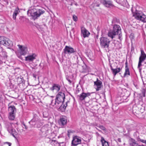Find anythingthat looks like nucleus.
<instances>
[{
    "label": "nucleus",
    "mask_w": 146,
    "mask_h": 146,
    "mask_svg": "<svg viewBox=\"0 0 146 146\" xmlns=\"http://www.w3.org/2000/svg\"><path fill=\"white\" fill-rule=\"evenodd\" d=\"M81 137L75 135L74 136L72 139L71 143L72 146H76L81 143Z\"/></svg>",
    "instance_id": "6e6552de"
},
{
    "label": "nucleus",
    "mask_w": 146,
    "mask_h": 146,
    "mask_svg": "<svg viewBox=\"0 0 146 146\" xmlns=\"http://www.w3.org/2000/svg\"><path fill=\"white\" fill-rule=\"evenodd\" d=\"M39 117L36 114L34 115L32 119L29 122V123L33 127H39L42 125Z\"/></svg>",
    "instance_id": "20e7f679"
},
{
    "label": "nucleus",
    "mask_w": 146,
    "mask_h": 146,
    "mask_svg": "<svg viewBox=\"0 0 146 146\" xmlns=\"http://www.w3.org/2000/svg\"><path fill=\"white\" fill-rule=\"evenodd\" d=\"M121 34H117L116 35H119L118 36V38L121 40H121L122 39V35H121Z\"/></svg>",
    "instance_id": "79ce46f5"
},
{
    "label": "nucleus",
    "mask_w": 146,
    "mask_h": 146,
    "mask_svg": "<svg viewBox=\"0 0 146 146\" xmlns=\"http://www.w3.org/2000/svg\"><path fill=\"white\" fill-rule=\"evenodd\" d=\"M5 144H7V145H8V146H10L11 144V143L8 142H6L5 143Z\"/></svg>",
    "instance_id": "09e8293b"
},
{
    "label": "nucleus",
    "mask_w": 146,
    "mask_h": 146,
    "mask_svg": "<svg viewBox=\"0 0 146 146\" xmlns=\"http://www.w3.org/2000/svg\"><path fill=\"white\" fill-rule=\"evenodd\" d=\"M145 109V108L144 107H143V108H141V113H143V111Z\"/></svg>",
    "instance_id": "c03bdc74"
},
{
    "label": "nucleus",
    "mask_w": 146,
    "mask_h": 146,
    "mask_svg": "<svg viewBox=\"0 0 146 146\" xmlns=\"http://www.w3.org/2000/svg\"><path fill=\"white\" fill-rule=\"evenodd\" d=\"M75 5L76 6H77L78 5V4L76 3H75Z\"/></svg>",
    "instance_id": "680f3d73"
},
{
    "label": "nucleus",
    "mask_w": 146,
    "mask_h": 146,
    "mask_svg": "<svg viewBox=\"0 0 146 146\" xmlns=\"http://www.w3.org/2000/svg\"><path fill=\"white\" fill-rule=\"evenodd\" d=\"M13 124L12 123L7 122L5 123V126L6 128L7 129L8 131L9 132L10 130H11L13 127Z\"/></svg>",
    "instance_id": "4be33fe9"
},
{
    "label": "nucleus",
    "mask_w": 146,
    "mask_h": 146,
    "mask_svg": "<svg viewBox=\"0 0 146 146\" xmlns=\"http://www.w3.org/2000/svg\"><path fill=\"white\" fill-rule=\"evenodd\" d=\"M138 134V133L137 131H136V132H135L133 134V136H134L136 138V139H137V137H138L137 136V134Z\"/></svg>",
    "instance_id": "a19ab883"
},
{
    "label": "nucleus",
    "mask_w": 146,
    "mask_h": 146,
    "mask_svg": "<svg viewBox=\"0 0 146 146\" xmlns=\"http://www.w3.org/2000/svg\"><path fill=\"white\" fill-rule=\"evenodd\" d=\"M65 98V96L64 92L61 90L60 92H59L57 94L55 99L59 104L60 103L63 104Z\"/></svg>",
    "instance_id": "0eeeda50"
},
{
    "label": "nucleus",
    "mask_w": 146,
    "mask_h": 146,
    "mask_svg": "<svg viewBox=\"0 0 146 146\" xmlns=\"http://www.w3.org/2000/svg\"><path fill=\"white\" fill-rule=\"evenodd\" d=\"M129 37L131 38L132 39H133L134 38V36H133L132 34H131Z\"/></svg>",
    "instance_id": "a18cd8bd"
},
{
    "label": "nucleus",
    "mask_w": 146,
    "mask_h": 146,
    "mask_svg": "<svg viewBox=\"0 0 146 146\" xmlns=\"http://www.w3.org/2000/svg\"><path fill=\"white\" fill-rule=\"evenodd\" d=\"M101 141L102 142V146H109V144L108 142L105 140L104 138L103 137H101Z\"/></svg>",
    "instance_id": "7c9ffc66"
},
{
    "label": "nucleus",
    "mask_w": 146,
    "mask_h": 146,
    "mask_svg": "<svg viewBox=\"0 0 146 146\" xmlns=\"http://www.w3.org/2000/svg\"><path fill=\"white\" fill-rule=\"evenodd\" d=\"M78 57H77V63L78 64Z\"/></svg>",
    "instance_id": "5fc2aeb1"
},
{
    "label": "nucleus",
    "mask_w": 146,
    "mask_h": 146,
    "mask_svg": "<svg viewBox=\"0 0 146 146\" xmlns=\"http://www.w3.org/2000/svg\"><path fill=\"white\" fill-rule=\"evenodd\" d=\"M121 70V68H119L114 69L112 71V72L114 76H115L116 74L119 72Z\"/></svg>",
    "instance_id": "bb28decb"
},
{
    "label": "nucleus",
    "mask_w": 146,
    "mask_h": 146,
    "mask_svg": "<svg viewBox=\"0 0 146 146\" xmlns=\"http://www.w3.org/2000/svg\"><path fill=\"white\" fill-rule=\"evenodd\" d=\"M69 102V101H68L64 104H62L60 106V105H59V107H60L59 109L61 111L63 112L65 110L67 106V103Z\"/></svg>",
    "instance_id": "5701e85b"
},
{
    "label": "nucleus",
    "mask_w": 146,
    "mask_h": 146,
    "mask_svg": "<svg viewBox=\"0 0 146 146\" xmlns=\"http://www.w3.org/2000/svg\"><path fill=\"white\" fill-rule=\"evenodd\" d=\"M37 55L35 53H32L29 54L27 56L25 57V60L29 62H33L36 59Z\"/></svg>",
    "instance_id": "f8f14e48"
},
{
    "label": "nucleus",
    "mask_w": 146,
    "mask_h": 146,
    "mask_svg": "<svg viewBox=\"0 0 146 146\" xmlns=\"http://www.w3.org/2000/svg\"><path fill=\"white\" fill-rule=\"evenodd\" d=\"M60 86L59 84H54L50 88V90L53 92L54 90H56L57 92H58L60 90Z\"/></svg>",
    "instance_id": "2eb2a0df"
},
{
    "label": "nucleus",
    "mask_w": 146,
    "mask_h": 146,
    "mask_svg": "<svg viewBox=\"0 0 146 146\" xmlns=\"http://www.w3.org/2000/svg\"><path fill=\"white\" fill-rule=\"evenodd\" d=\"M40 131L42 133H45L46 134V136H47V133H48V127L46 126L42 127L40 129Z\"/></svg>",
    "instance_id": "c85d7f7f"
},
{
    "label": "nucleus",
    "mask_w": 146,
    "mask_h": 146,
    "mask_svg": "<svg viewBox=\"0 0 146 146\" xmlns=\"http://www.w3.org/2000/svg\"><path fill=\"white\" fill-rule=\"evenodd\" d=\"M23 125L24 126V127H23V128H25L26 129H27L28 127L24 123H23Z\"/></svg>",
    "instance_id": "de8ad7c7"
},
{
    "label": "nucleus",
    "mask_w": 146,
    "mask_h": 146,
    "mask_svg": "<svg viewBox=\"0 0 146 146\" xmlns=\"http://www.w3.org/2000/svg\"><path fill=\"white\" fill-rule=\"evenodd\" d=\"M70 78L68 76H67L66 77V79L68 81L70 84L72 83V81L70 80Z\"/></svg>",
    "instance_id": "4c0bfd02"
},
{
    "label": "nucleus",
    "mask_w": 146,
    "mask_h": 146,
    "mask_svg": "<svg viewBox=\"0 0 146 146\" xmlns=\"http://www.w3.org/2000/svg\"><path fill=\"white\" fill-rule=\"evenodd\" d=\"M20 12L19 9L18 7H17L15 9L13 15V19L16 20V17L17 15Z\"/></svg>",
    "instance_id": "b1692460"
},
{
    "label": "nucleus",
    "mask_w": 146,
    "mask_h": 146,
    "mask_svg": "<svg viewBox=\"0 0 146 146\" xmlns=\"http://www.w3.org/2000/svg\"><path fill=\"white\" fill-rule=\"evenodd\" d=\"M143 56H146V54L145 53L143 50H141V55Z\"/></svg>",
    "instance_id": "37998d69"
},
{
    "label": "nucleus",
    "mask_w": 146,
    "mask_h": 146,
    "mask_svg": "<svg viewBox=\"0 0 146 146\" xmlns=\"http://www.w3.org/2000/svg\"><path fill=\"white\" fill-rule=\"evenodd\" d=\"M110 69H111V70L112 71L114 69L113 68L111 65H110Z\"/></svg>",
    "instance_id": "603ef678"
},
{
    "label": "nucleus",
    "mask_w": 146,
    "mask_h": 146,
    "mask_svg": "<svg viewBox=\"0 0 146 146\" xmlns=\"http://www.w3.org/2000/svg\"><path fill=\"white\" fill-rule=\"evenodd\" d=\"M0 55L4 57L7 58V55L6 52L4 50L0 54Z\"/></svg>",
    "instance_id": "c9c22d12"
},
{
    "label": "nucleus",
    "mask_w": 146,
    "mask_h": 146,
    "mask_svg": "<svg viewBox=\"0 0 146 146\" xmlns=\"http://www.w3.org/2000/svg\"><path fill=\"white\" fill-rule=\"evenodd\" d=\"M100 44L101 47L103 48H108L110 43V40L107 37H102L100 38Z\"/></svg>",
    "instance_id": "423d86ee"
},
{
    "label": "nucleus",
    "mask_w": 146,
    "mask_h": 146,
    "mask_svg": "<svg viewBox=\"0 0 146 146\" xmlns=\"http://www.w3.org/2000/svg\"><path fill=\"white\" fill-rule=\"evenodd\" d=\"M50 143L52 144H54L53 143V142H50Z\"/></svg>",
    "instance_id": "e2e57ef3"
},
{
    "label": "nucleus",
    "mask_w": 146,
    "mask_h": 146,
    "mask_svg": "<svg viewBox=\"0 0 146 146\" xmlns=\"http://www.w3.org/2000/svg\"><path fill=\"white\" fill-rule=\"evenodd\" d=\"M134 86H135V87L136 88H137V84H134Z\"/></svg>",
    "instance_id": "864d4df0"
},
{
    "label": "nucleus",
    "mask_w": 146,
    "mask_h": 146,
    "mask_svg": "<svg viewBox=\"0 0 146 146\" xmlns=\"http://www.w3.org/2000/svg\"><path fill=\"white\" fill-rule=\"evenodd\" d=\"M98 127L100 129H101L103 130H105L106 129V128H105V127H104L103 125H100V126H98Z\"/></svg>",
    "instance_id": "58836bf2"
},
{
    "label": "nucleus",
    "mask_w": 146,
    "mask_h": 146,
    "mask_svg": "<svg viewBox=\"0 0 146 146\" xmlns=\"http://www.w3.org/2000/svg\"><path fill=\"white\" fill-rule=\"evenodd\" d=\"M15 117V114L9 113L8 118L9 119L11 120H13Z\"/></svg>",
    "instance_id": "473e14b6"
},
{
    "label": "nucleus",
    "mask_w": 146,
    "mask_h": 146,
    "mask_svg": "<svg viewBox=\"0 0 146 146\" xmlns=\"http://www.w3.org/2000/svg\"><path fill=\"white\" fill-rule=\"evenodd\" d=\"M0 44L10 48L13 46L12 41L4 36L0 37Z\"/></svg>",
    "instance_id": "39448f33"
},
{
    "label": "nucleus",
    "mask_w": 146,
    "mask_h": 146,
    "mask_svg": "<svg viewBox=\"0 0 146 146\" xmlns=\"http://www.w3.org/2000/svg\"><path fill=\"white\" fill-rule=\"evenodd\" d=\"M126 128L128 132H129L135 130V126L133 124H131L127 125Z\"/></svg>",
    "instance_id": "aec40b11"
},
{
    "label": "nucleus",
    "mask_w": 146,
    "mask_h": 146,
    "mask_svg": "<svg viewBox=\"0 0 146 146\" xmlns=\"http://www.w3.org/2000/svg\"><path fill=\"white\" fill-rule=\"evenodd\" d=\"M138 146H145L143 145H138Z\"/></svg>",
    "instance_id": "13d9d810"
},
{
    "label": "nucleus",
    "mask_w": 146,
    "mask_h": 146,
    "mask_svg": "<svg viewBox=\"0 0 146 146\" xmlns=\"http://www.w3.org/2000/svg\"><path fill=\"white\" fill-rule=\"evenodd\" d=\"M116 2L121 5L125 6L126 5L127 1L126 0H116Z\"/></svg>",
    "instance_id": "393cba45"
},
{
    "label": "nucleus",
    "mask_w": 146,
    "mask_h": 146,
    "mask_svg": "<svg viewBox=\"0 0 146 146\" xmlns=\"http://www.w3.org/2000/svg\"><path fill=\"white\" fill-rule=\"evenodd\" d=\"M19 48V52L21 55H25L28 52L27 48L24 46L17 45Z\"/></svg>",
    "instance_id": "1a4fd4ad"
},
{
    "label": "nucleus",
    "mask_w": 146,
    "mask_h": 146,
    "mask_svg": "<svg viewBox=\"0 0 146 146\" xmlns=\"http://www.w3.org/2000/svg\"><path fill=\"white\" fill-rule=\"evenodd\" d=\"M121 29L119 25L116 24L114 25L112 30H110L108 34V36L113 39L117 34L121 33Z\"/></svg>",
    "instance_id": "7ed1b4c3"
},
{
    "label": "nucleus",
    "mask_w": 146,
    "mask_h": 146,
    "mask_svg": "<svg viewBox=\"0 0 146 146\" xmlns=\"http://www.w3.org/2000/svg\"><path fill=\"white\" fill-rule=\"evenodd\" d=\"M59 104H60L59 103L57 102L56 100V99L55 100H52L51 101V104L52 106H55L56 107H58L59 106Z\"/></svg>",
    "instance_id": "cd10ccee"
},
{
    "label": "nucleus",
    "mask_w": 146,
    "mask_h": 146,
    "mask_svg": "<svg viewBox=\"0 0 146 146\" xmlns=\"http://www.w3.org/2000/svg\"><path fill=\"white\" fill-rule=\"evenodd\" d=\"M43 117H47V116H44V113L43 114Z\"/></svg>",
    "instance_id": "bf43d9fd"
},
{
    "label": "nucleus",
    "mask_w": 146,
    "mask_h": 146,
    "mask_svg": "<svg viewBox=\"0 0 146 146\" xmlns=\"http://www.w3.org/2000/svg\"><path fill=\"white\" fill-rule=\"evenodd\" d=\"M81 33L84 38L88 37L90 35V33L85 28L81 29Z\"/></svg>",
    "instance_id": "f3484780"
},
{
    "label": "nucleus",
    "mask_w": 146,
    "mask_h": 146,
    "mask_svg": "<svg viewBox=\"0 0 146 146\" xmlns=\"http://www.w3.org/2000/svg\"><path fill=\"white\" fill-rule=\"evenodd\" d=\"M112 23V24H114V25L116 23H119V19L115 17L113 18Z\"/></svg>",
    "instance_id": "72a5a7b5"
},
{
    "label": "nucleus",
    "mask_w": 146,
    "mask_h": 146,
    "mask_svg": "<svg viewBox=\"0 0 146 146\" xmlns=\"http://www.w3.org/2000/svg\"><path fill=\"white\" fill-rule=\"evenodd\" d=\"M131 10L133 16L136 19L141 21L143 23L146 22V15L144 14L142 11H137L135 8H132Z\"/></svg>",
    "instance_id": "f257e3e1"
},
{
    "label": "nucleus",
    "mask_w": 146,
    "mask_h": 146,
    "mask_svg": "<svg viewBox=\"0 0 146 146\" xmlns=\"http://www.w3.org/2000/svg\"><path fill=\"white\" fill-rule=\"evenodd\" d=\"M52 141L53 142H54V143H55L56 144H58L59 146H60V144L61 143H64V142H58V141H56V140H52Z\"/></svg>",
    "instance_id": "e433bc0d"
},
{
    "label": "nucleus",
    "mask_w": 146,
    "mask_h": 146,
    "mask_svg": "<svg viewBox=\"0 0 146 146\" xmlns=\"http://www.w3.org/2000/svg\"><path fill=\"white\" fill-rule=\"evenodd\" d=\"M93 93L94 92H87L86 93L83 92L79 95H78V96L79 97V100L81 101H82L84 100L86 97L90 96L91 94Z\"/></svg>",
    "instance_id": "ddd939ff"
},
{
    "label": "nucleus",
    "mask_w": 146,
    "mask_h": 146,
    "mask_svg": "<svg viewBox=\"0 0 146 146\" xmlns=\"http://www.w3.org/2000/svg\"><path fill=\"white\" fill-rule=\"evenodd\" d=\"M70 5L72 6V3H71V4Z\"/></svg>",
    "instance_id": "774afa93"
},
{
    "label": "nucleus",
    "mask_w": 146,
    "mask_h": 146,
    "mask_svg": "<svg viewBox=\"0 0 146 146\" xmlns=\"http://www.w3.org/2000/svg\"><path fill=\"white\" fill-rule=\"evenodd\" d=\"M51 135L54 134V133H51Z\"/></svg>",
    "instance_id": "338daca9"
},
{
    "label": "nucleus",
    "mask_w": 146,
    "mask_h": 146,
    "mask_svg": "<svg viewBox=\"0 0 146 146\" xmlns=\"http://www.w3.org/2000/svg\"><path fill=\"white\" fill-rule=\"evenodd\" d=\"M117 141L118 142H121L120 138H118L117 139Z\"/></svg>",
    "instance_id": "3c124183"
},
{
    "label": "nucleus",
    "mask_w": 146,
    "mask_h": 146,
    "mask_svg": "<svg viewBox=\"0 0 146 146\" xmlns=\"http://www.w3.org/2000/svg\"><path fill=\"white\" fill-rule=\"evenodd\" d=\"M10 104H8V112L9 113L15 114L16 112V109L14 106H10Z\"/></svg>",
    "instance_id": "dca6fc26"
},
{
    "label": "nucleus",
    "mask_w": 146,
    "mask_h": 146,
    "mask_svg": "<svg viewBox=\"0 0 146 146\" xmlns=\"http://www.w3.org/2000/svg\"><path fill=\"white\" fill-rule=\"evenodd\" d=\"M88 103L91 107H93L97 103V102L95 99H93L89 100Z\"/></svg>",
    "instance_id": "a878e982"
},
{
    "label": "nucleus",
    "mask_w": 146,
    "mask_h": 146,
    "mask_svg": "<svg viewBox=\"0 0 146 146\" xmlns=\"http://www.w3.org/2000/svg\"><path fill=\"white\" fill-rule=\"evenodd\" d=\"M44 13V11L40 9L36 10L35 8L29 9L27 12V14L31 16L32 18L34 20L37 19L41 15L43 14Z\"/></svg>",
    "instance_id": "f03ea898"
},
{
    "label": "nucleus",
    "mask_w": 146,
    "mask_h": 146,
    "mask_svg": "<svg viewBox=\"0 0 146 146\" xmlns=\"http://www.w3.org/2000/svg\"><path fill=\"white\" fill-rule=\"evenodd\" d=\"M9 133H11V134L15 138H16V135L17 134V133L16 131V130L13 128L12 129V130H10L9 131Z\"/></svg>",
    "instance_id": "c756f323"
},
{
    "label": "nucleus",
    "mask_w": 146,
    "mask_h": 146,
    "mask_svg": "<svg viewBox=\"0 0 146 146\" xmlns=\"http://www.w3.org/2000/svg\"><path fill=\"white\" fill-rule=\"evenodd\" d=\"M146 58V56H140L139 58L137 68L140 71H141L142 69V68L141 67V66H142L141 63L145 60Z\"/></svg>",
    "instance_id": "4468645a"
},
{
    "label": "nucleus",
    "mask_w": 146,
    "mask_h": 146,
    "mask_svg": "<svg viewBox=\"0 0 146 146\" xmlns=\"http://www.w3.org/2000/svg\"><path fill=\"white\" fill-rule=\"evenodd\" d=\"M143 96L145 97V92H143Z\"/></svg>",
    "instance_id": "6e6d98bb"
},
{
    "label": "nucleus",
    "mask_w": 146,
    "mask_h": 146,
    "mask_svg": "<svg viewBox=\"0 0 146 146\" xmlns=\"http://www.w3.org/2000/svg\"><path fill=\"white\" fill-rule=\"evenodd\" d=\"M73 19L74 21H76L77 20V17L75 15H74L73 16Z\"/></svg>",
    "instance_id": "ea45409f"
},
{
    "label": "nucleus",
    "mask_w": 146,
    "mask_h": 146,
    "mask_svg": "<svg viewBox=\"0 0 146 146\" xmlns=\"http://www.w3.org/2000/svg\"><path fill=\"white\" fill-rule=\"evenodd\" d=\"M67 123V119L65 117H63L61 118L60 119L59 124L62 125L64 126L66 125Z\"/></svg>",
    "instance_id": "6ab92c4d"
},
{
    "label": "nucleus",
    "mask_w": 146,
    "mask_h": 146,
    "mask_svg": "<svg viewBox=\"0 0 146 146\" xmlns=\"http://www.w3.org/2000/svg\"><path fill=\"white\" fill-rule=\"evenodd\" d=\"M97 129L98 130L100 131V132H101V130H99V129Z\"/></svg>",
    "instance_id": "052dcab7"
},
{
    "label": "nucleus",
    "mask_w": 146,
    "mask_h": 146,
    "mask_svg": "<svg viewBox=\"0 0 146 146\" xmlns=\"http://www.w3.org/2000/svg\"><path fill=\"white\" fill-rule=\"evenodd\" d=\"M129 145L130 146H138L139 144L135 139L131 138L130 139Z\"/></svg>",
    "instance_id": "412c9836"
},
{
    "label": "nucleus",
    "mask_w": 146,
    "mask_h": 146,
    "mask_svg": "<svg viewBox=\"0 0 146 146\" xmlns=\"http://www.w3.org/2000/svg\"><path fill=\"white\" fill-rule=\"evenodd\" d=\"M137 140L138 141H140L143 143H145L146 144V140L140 139L139 136L137 138Z\"/></svg>",
    "instance_id": "f704fd0d"
},
{
    "label": "nucleus",
    "mask_w": 146,
    "mask_h": 146,
    "mask_svg": "<svg viewBox=\"0 0 146 146\" xmlns=\"http://www.w3.org/2000/svg\"><path fill=\"white\" fill-rule=\"evenodd\" d=\"M97 7H99V4L97 5Z\"/></svg>",
    "instance_id": "69168bd1"
},
{
    "label": "nucleus",
    "mask_w": 146,
    "mask_h": 146,
    "mask_svg": "<svg viewBox=\"0 0 146 146\" xmlns=\"http://www.w3.org/2000/svg\"><path fill=\"white\" fill-rule=\"evenodd\" d=\"M64 53L65 54H69L76 52V50L70 46H66L64 49Z\"/></svg>",
    "instance_id": "9b49d317"
},
{
    "label": "nucleus",
    "mask_w": 146,
    "mask_h": 146,
    "mask_svg": "<svg viewBox=\"0 0 146 146\" xmlns=\"http://www.w3.org/2000/svg\"><path fill=\"white\" fill-rule=\"evenodd\" d=\"M33 76L34 78H35V79H36L37 77V76L36 74H33Z\"/></svg>",
    "instance_id": "8fccbe9b"
},
{
    "label": "nucleus",
    "mask_w": 146,
    "mask_h": 146,
    "mask_svg": "<svg viewBox=\"0 0 146 146\" xmlns=\"http://www.w3.org/2000/svg\"><path fill=\"white\" fill-rule=\"evenodd\" d=\"M3 63V62L1 60H0V64H1Z\"/></svg>",
    "instance_id": "4d7b16f0"
},
{
    "label": "nucleus",
    "mask_w": 146,
    "mask_h": 146,
    "mask_svg": "<svg viewBox=\"0 0 146 146\" xmlns=\"http://www.w3.org/2000/svg\"><path fill=\"white\" fill-rule=\"evenodd\" d=\"M102 3L104 5L108 7L112 5V2L109 0H103Z\"/></svg>",
    "instance_id": "a211bd4d"
},
{
    "label": "nucleus",
    "mask_w": 146,
    "mask_h": 146,
    "mask_svg": "<svg viewBox=\"0 0 146 146\" xmlns=\"http://www.w3.org/2000/svg\"><path fill=\"white\" fill-rule=\"evenodd\" d=\"M94 88L96 91L100 90L103 86L102 82L98 78H97L96 81L94 82Z\"/></svg>",
    "instance_id": "9d476101"
},
{
    "label": "nucleus",
    "mask_w": 146,
    "mask_h": 146,
    "mask_svg": "<svg viewBox=\"0 0 146 146\" xmlns=\"http://www.w3.org/2000/svg\"><path fill=\"white\" fill-rule=\"evenodd\" d=\"M68 136H69V134L68 133Z\"/></svg>",
    "instance_id": "0e129e2a"
},
{
    "label": "nucleus",
    "mask_w": 146,
    "mask_h": 146,
    "mask_svg": "<svg viewBox=\"0 0 146 146\" xmlns=\"http://www.w3.org/2000/svg\"><path fill=\"white\" fill-rule=\"evenodd\" d=\"M127 60H126V61L125 63V68H128V66H127Z\"/></svg>",
    "instance_id": "49530a36"
},
{
    "label": "nucleus",
    "mask_w": 146,
    "mask_h": 146,
    "mask_svg": "<svg viewBox=\"0 0 146 146\" xmlns=\"http://www.w3.org/2000/svg\"><path fill=\"white\" fill-rule=\"evenodd\" d=\"M130 74L129 68H125V72L124 74L123 77H125L127 76H130Z\"/></svg>",
    "instance_id": "2f4dec72"
}]
</instances>
